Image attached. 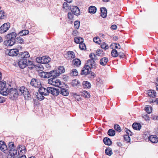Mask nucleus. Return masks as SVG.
I'll use <instances>...</instances> for the list:
<instances>
[{"instance_id": "nucleus-50", "label": "nucleus", "mask_w": 158, "mask_h": 158, "mask_svg": "<svg viewBox=\"0 0 158 158\" xmlns=\"http://www.w3.org/2000/svg\"><path fill=\"white\" fill-rule=\"evenodd\" d=\"M80 26V21H76L74 23V27L75 28L78 29Z\"/></svg>"}, {"instance_id": "nucleus-61", "label": "nucleus", "mask_w": 158, "mask_h": 158, "mask_svg": "<svg viewBox=\"0 0 158 158\" xmlns=\"http://www.w3.org/2000/svg\"><path fill=\"white\" fill-rule=\"evenodd\" d=\"M101 52H102V51H101L100 49H98L97 50V52H96L97 55H98V56H100L99 54H101Z\"/></svg>"}, {"instance_id": "nucleus-23", "label": "nucleus", "mask_w": 158, "mask_h": 158, "mask_svg": "<svg viewBox=\"0 0 158 158\" xmlns=\"http://www.w3.org/2000/svg\"><path fill=\"white\" fill-rule=\"evenodd\" d=\"M103 141L105 144L107 145H110L112 143V141L110 139L107 137L104 138Z\"/></svg>"}, {"instance_id": "nucleus-59", "label": "nucleus", "mask_w": 158, "mask_h": 158, "mask_svg": "<svg viewBox=\"0 0 158 158\" xmlns=\"http://www.w3.org/2000/svg\"><path fill=\"white\" fill-rule=\"evenodd\" d=\"M5 101V98L2 97H0V103H2Z\"/></svg>"}, {"instance_id": "nucleus-56", "label": "nucleus", "mask_w": 158, "mask_h": 158, "mask_svg": "<svg viewBox=\"0 0 158 158\" xmlns=\"http://www.w3.org/2000/svg\"><path fill=\"white\" fill-rule=\"evenodd\" d=\"M36 61L38 63H42V57H37L36 59Z\"/></svg>"}, {"instance_id": "nucleus-52", "label": "nucleus", "mask_w": 158, "mask_h": 158, "mask_svg": "<svg viewBox=\"0 0 158 158\" xmlns=\"http://www.w3.org/2000/svg\"><path fill=\"white\" fill-rule=\"evenodd\" d=\"M124 138L127 142H130V138L128 135H125L124 136Z\"/></svg>"}, {"instance_id": "nucleus-21", "label": "nucleus", "mask_w": 158, "mask_h": 158, "mask_svg": "<svg viewBox=\"0 0 158 158\" xmlns=\"http://www.w3.org/2000/svg\"><path fill=\"white\" fill-rule=\"evenodd\" d=\"M108 61V58L106 57H104L101 58L99 61L100 64L102 66H105Z\"/></svg>"}, {"instance_id": "nucleus-60", "label": "nucleus", "mask_w": 158, "mask_h": 158, "mask_svg": "<svg viewBox=\"0 0 158 158\" xmlns=\"http://www.w3.org/2000/svg\"><path fill=\"white\" fill-rule=\"evenodd\" d=\"M117 28V26L115 25H113L111 26V28L113 30H116Z\"/></svg>"}, {"instance_id": "nucleus-51", "label": "nucleus", "mask_w": 158, "mask_h": 158, "mask_svg": "<svg viewBox=\"0 0 158 158\" xmlns=\"http://www.w3.org/2000/svg\"><path fill=\"white\" fill-rule=\"evenodd\" d=\"M74 16V14L72 13H71V12H69L68 13V17L69 19L70 20L72 19Z\"/></svg>"}, {"instance_id": "nucleus-63", "label": "nucleus", "mask_w": 158, "mask_h": 158, "mask_svg": "<svg viewBox=\"0 0 158 158\" xmlns=\"http://www.w3.org/2000/svg\"><path fill=\"white\" fill-rule=\"evenodd\" d=\"M113 39L114 40L116 41L118 39V38L117 36H115L113 37Z\"/></svg>"}, {"instance_id": "nucleus-48", "label": "nucleus", "mask_w": 158, "mask_h": 158, "mask_svg": "<svg viewBox=\"0 0 158 158\" xmlns=\"http://www.w3.org/2000/svg\"><path fill=\"white\" fill-rule=\"evenodd\" d=\"M101 46L102 48L105 49H107L109 48L108 46L104 42L102 44Z\"/></svg>"}, {"instance_id": "nucleus-13", "label": "nucleus", "mask_w": 158, "mask_h": 158, "mask_svg": "<svg viewBox=\"0 0 158 158\" xmlns=\"http://www.w3.org/2000/svg\"><path fill=\"white\" fill-rule=\"evenodd\" d=\"M70 9L71 12L74 15H78L80 13V10L79 8L76 6H70Z\"/></svg>"}, {"instance_id": "nucleus-42", "label": "nucleus", "mask_w": 158, "mask_h": 158, "mask_svg": "<svg viewBox=\"0 0 158 158\" xmlns=\"http://www.w3.org/2000/svg\"><path fill=\"white\" fill-rule=\"evenodd\" d=\"M6 15L4 11L2 10L0 11V19H3L6 18Z\"/></svg>"}, {"instance_id": "nucleus-55", "label": "nucleus", "mask_w": 158, "mask_h": 158, "mask_svg": "<svg viewBox=\"0 0 158 158\" xmlns=\"http://www.w3.org/2000/svg\"><path fill=\"white\" fill-rule=\"evenodd\" d=\"M45 78H49L50 77H52V75L50 72H45Z\"/></svg>"}, {"instance_id": "nucleus-2", "label": "nucleus", "mask_w": 158, "mask_h": 158, "mask_svg": "<svg viewBox=\"0 0 158 158\" xmlns=\"http://www.w3.org/2000/svg\"><path fill=\"white\" fill-rule=\"evenodd\" d=\"M17 34L15 32H11L6 35V39L5 40L4 44L7 46H12L16 42Z\"/></svg>"}, {"instance_id": "nucleus-44", "label": "nucleus", "mask_w": 158, "mask_h": 158, "mask_svg": "<svg viewBox=\"0 0 158 158\" xmlns=\"http://www.w3.org/2000/svg\"><path fill=\"white\" fill-rule=\"evenodd\" d=\"M44 95L39 93V94H37L36 95V97L38 100L40 101H41L44 98Z\"/></svg>"}, {"instance_id": "nucleus-24", "label": "nucleus", "mask_w": 158, "mask_h": 158, "mask_svg": "<svg viewBox=\"0 0 158 158\" xmlns=\"http://www.w3.org/2000/svg\"><path fill=\"white\" fill-rule=\"evenodd\" d=\"M132 127L134 129L139 130L141 127V125L139 123H133Z\"/></svg>"}, {"instance_id": "nucleus-62", "label": "nucleus", "mask_w": 158, "mask_h": 158, "mask_svg": "<svg viewBox=\"0 0 158 158\" xmlns=\"http://www.w3.org/2000/svg\"><path fill=\"white\" fill-rule=\"evenodd\" d=\"M40 68V70H42L43 69H44V68L43 67L42 65H41V64H40L39 67Z\"/></svg>"}, {"instance_id": "nucleus-17", "label": "nucleus", "mask_w": 158, "mask_h": 158, "mask_svg": "<svg viewBox=\"0 0 158 158\" xmlns=\"http://www.w3.org/2000/svg\"><path fill=\"white\" fill-rule=\"evenodd\" d=\"M0 149L3 152L5 153L7 151V147L5 143L3 141H0Z\"/></svg>"}, {"instance_id": "nucleus-46", "label": "nucleus", "mask_w": 158, "mask_h": 158, "mask_svg": "<svg viewBox=\"0 0 158 158\" xmlns=\"http://www.w3.org/2000/svg\"><path fill=\"white\" fill-rule=\"evenodd\" d=\"M94 41L98 44H100L101 42V40L98 37H95L93 39Z\"/></svg>"}, {"instance_id": "nucleus-43", "label": "nucleus", "mask_w": 158, "mask_h": 158, "mask_svg": "<svg viewBox=\"0 0 158 158\" xmlns=\"http://www.w3.org/2000/svg\"><path fill=\"white\" fill-rule=\"evenodd\" d=\"M70 6L66 2H64L63 4V8L65 10H67L70 8Z\"/></svg>"}, {"instance_id": "nucleus-53", "label": "nucleus", "mask_w": 158, "mask_h": 158, "mask_svg": "<svg viewBox=\"0 0 158 158\" xmlns=\"http://www.w3.org/2000/svg\"><path fill=\"white\" fill-rule=\"evenodd\" d=\"M112 46L115 45V48L117 49H120V46L119 44L118 43H113L111 44Z\"/></svg>"}, {"instance_id": "nucleus-28", "label": "nucleus", "mask_w": 158, "mask_h": 158, "mask_svg": "<svg viewBox=\"0 0 158 158\" xmlns=\"http://www.w3.org/2000/svg\"><path fill=\"white\" fill-rule=\"evenodd\" d=\"M82 85L84 88H90L91 87L90 83L87 81H83Z\"/></svg>"}, {"instance_id": "nucleus-49", "label": "nucleus", "mask_w": 158, "mask_h": 158, "mask_svg": "<svg viewBox=\"0 0 158 158\" xmlns=\"http://www.w3.org/2000/svg\"><path fill=\"white\" fill-rule=\"evenodd\" d=\"M79 48L81 50H83L86 49L85 44L83 42L80 44Z\"/></svg>"}, {"instance_id": "nucleus-3", "label": "nucleus", "mask_w": 158, "mask_h": 158, "mask_svg": "<svg viewBox=\"0 0 158 158\" xmlns=\"http://www.w3.org/2000/svg\"><path fill=\"white\" fill-rule=\"evenodd\" d=\"M18 64L19 67L22 69H23L27 66H28V68L31 69L34 66L33 62L30 60H28L27 61L25 60V59H19L18 60Z\"/></svg>"}, {"instance_id": "nucleus-38", "label": "nucleus", "mask_w": 158, "mask_h": 158, "mask_svg": "<svg viewBox=\"0 0 158 158\" xmlns=\"http://www.w3.org/2000/svg\"><path fill=\"white\" fill-rule=\"evenodd\" d=\"M105 153L106 154L109 156H111L112 154V150L110 148H106L105 150Z\"/></svg>"}, {"instance_id": "nucleus-57", "label": "nucleus", "mask_w": 158, "mask_h": 158, "mask_svg": "<svg viewBox=\"0 0 158 158\" xmlns=\"http://www.w3.org/2000/svg\"><path fill=\"white\" fill-rule=\"evenodd\" d=\"M118 55L120 57L122 58H124L125 56V55L123 53L121 52H119Z\"/></svg>"}, {"instance_id": "nucleus-7", "label": "nucleus", "mask_w": 158, "mask_h": 158, "mask_svg": "<svg viewBox=\"0 0 158 158\" xmlns=\"http://www.w3.org/2000/svg\"><path fill=\"white\" fill-rule=\"evenodd\" d=\"M91 69H95L92 68L90 65H89L86 63L81 71V75H87L90 73L91 72Z\"/></svg>"}, {"instance_id": "nucleus-20", "label": "nucleus", "mask_w": 158, "mask_h": 158, "mask_svg": "<svg viewBox=\"0 0 158 158\" xmlns=\"http://www.w3.org/2000/svg\"><path fill=\"white\" fill-rule=\"evenodd\" d=\"M101 12V16L103 18H105L107 16V10L104 7H102L100 9Z\"/></svg>"}, {"instance_id": "nucleus-11", "label": "nucleus", "mask_w": 158, "mask_h": 158, "mask_svg": "<svg viewBox=\"0 0 158 158\" xmlns=\"http://www.w3.org/2000/svg\"><path fill=\"white\" fill-rule=\"evenodd\" d=\"M30 54L28 52L26 51L23 52H21L19 53V59H25V60L28 61V59L30 57Z\"/></svg>"}, {"instance_id": "nucleus-39", "label": "nucleus", "mask_w": 158, "mask_h": 158, "mask_svg": "<svg viewBox=\"0 0 158 158\" xmlns=\"http://www.w3.org/2000/svg\"><path fill=\"white\" fill-rule=\"evenodd\" d=\"M152 107L149 106H146L145 108V110L148 114L150 113L152 111Z\"/></svg>"}, {"instance_id": "nucleus-58", "label": "nucleus", "mask_w": 158, "mask_h": 158, "mask_svg": "<svg viewBox=\"0 0 158 158\" xmlns=\"http://www.w3.org/2000/svg\"><path fill=\"white\" fill-rule=\"evenodd\" d=\"M126 131L127 133V135H131L132 134V133L131 131L130 130H129L127 129L126 130Z\"/></svg>"}, {"instance_id": "nucleus-40", "label": "nucleus", "mask_w": 158, "mask_h": 158, "mask_svg": "<svg viewBox=\"0 0 158 158\" xmlns=\"http://www.w3.org/2000/svg\"><path fill=\"white\" fill-rule=\"evenodd\" d=\"M70 74L71 76H77L78 75V72L76 69H73L71 71Z\"/></svg>"}, {"instance_id": "nucleus-5", "label": "nucleus", "mask_w": 158, "mask_h": 158, "mask_svg": "<svg viewBox=\"0 0 158 158\" xmlns=\"http://www.w3.org/2000/svg\"><path fill=\"white\" fill-rule=\"evenodd\" d=\"M48 83L50 85L58 87L59 88L60 86H62V85H63L60 80L56 79L55 77L48 79Z\"/></svg>"}, {"instance_id": "nucleus-64", "label": "nucleus", "mask_w": 158, "mask_h": 158, "mask_svg": "<svg viewBox=\"0 0 158 158\" xmlns=\"http://www.w3.org/2000/svg\"><path fill=\"white\" fill-rule=\"evenodd\" d=\"M19 158H26V157L25 155H23L20 157H19Z\"/></svg>"}, {"instance_id": "nucleus-18", "label": "nucleus", "mask_w": 158, "mask_h": 158, "mask_svg": "<svg viewBox=\"0 0 158 158\" xmlns=\"http://www.w3.org/2000/svg\"><path fill=\"white\" fill-rule=\"evenodd\" d=\"M148 139L153 143H156L158 142V138L156 135H151L148 138Z\"/></svg>"}, {"instance_id": "nucleus-19", "label": "nucleus", "mask_w": 158, "mask_h": 158, "mask_svg": "<svg viewBox=\"0 0 158 158\" xmlns=\"http://www.w3.org/2000/svg\"><path fill=\"white\" fill-rule=\"evenodd\" d=\"M47 88L46 89L43 87H40L39 89V92L43 95L46 96L48 95V92Z\"/></svg>"}, {"instance_id": "nucleus-9", "label": "nucleus", "mask_w": 158, "mask_h": 158, "mask_svg": "<svg viewBox=\"0 0 158 158\" xmlns=\"http://www.w3.org/2000/svg\"><path fill=\"white\" fill-rule=\"evenodd\" d=\"M48 92V95L50 93L55 96H57L59 95V92L58 89H56L52 87H48L47 88Z\"/></svg>"}, {"instance_id": "nucleus-47", "label": "nucleus", "mask_w": 158, "mask_h": 158, "mask_svg": "<svg viewBox=\"0 0 158 158\" xmlns=\"http://www.w3.org/2000/svg\"><path fill=\"white\" fill-rule=\"evenodd\" d=\"M73 96L77 101H79L81 100L80 96L76 93H73Z\"/></svg>"}, {"instance_id": "nucleus-34", "label": "nucleus", "mask_w": 158, "mask_h": 158, "mask_svg": "<svg viewBox=\"0 0 158 158\" xmlns=\"http://www.w3.org/2000/svg\"><path fill=\"white\" fill-rule=\"evenodd\" d=\"M8 147L7 148V151H10V149H14L15 148L14 146V144L12 142H9L8 144Z\"/></svg>"}, {"instance_id": "nucleus-10", "label": "nucleus", "mask_w": 158, "mask_h": 158, "mask_svg": "<svg viewBox=\"0 0 158 158\" xmlns=\"http://www.w3.org/2000/svg\"><path fill=\"white\" fill-rule=\"evenodd\" d=\"M10 24L9 23H6L3 24L0 27V33H3L6 32L9 28Z\"/></svg>"}, {"instance_id": "nucleus-26", "label": "nucleus", "mask_w": 158, "mask_h": 158, "mask_svg": "<svg viewBox=\"0 0 158 158\" xmlns=\"http://www.w3.org/2000/svg\"><path fill=\"white\" fill-rule=\"evenodd\" d=\"M148 96L152 98H154L156 96V92L155 91L152 90H148Z\"/></svg>"}, {"instance_id": "nucleus-37", "label": "nucleus", "mask_w": 158, "mask_h": 158, "mask_svg": "<svg viewBox=\"0 0 158 158\" xmlns=\"http://www.w3.org/2000/svg\"><path fill=\"white\" fill-rule=\"evenodd\" d=\"M59 74L64 73L65 72V69L64 67L63 66H60L59 67L58 69L57 70Z\"/></svg>"}, {"instance_id": "nucleus-15", "label": "nucleus", "mask_w": 158, "mask_h": 158, "mask_svg": "<svg viewBox=\"0 0 158 158\" xmlns=\"http://www.w3.org/2000/svg\"><path fill=\"white\" fill-rule=\"evenodd\" d=\"M65 57L68 60L73 59L75 57V55L74 52L72 51L67 52V53L65 54Z\"/></svg>"}, {"instance_id": "nucleus-14", "label": "nucleus", "mask_w": 158, "mask_h": 158, "mask_svg": "<svg viewBox=\"0 0 158 158\" xmlns=\"http://www.w3.org/2000/svg\"><path fill=\"white\" fill-rule=\"evenodd\" d=\"M9 153L10 154V156H15V158H19V152H18V153H17V150L15 148L13 150L12 149H11H11H10V151H9Z\"/></svg>"}, {"instance_id": "nucleus-16", "label": "nucleus", "mask_w": 158, "mask_h": 158, "mask_svg": "<svg viewBox=\"0 0 158 158\" xmlns=\"http://www.w3.org/2000/svg\"><path fill=\"white\" fill-rule=\"evenodd\" d=\"M19 50L17 49H11L10 50L8 55L10 56H15L19 55Z\"/></svg>"}, {"instance_id": "nucleus-4", "label": "nucleus", "mask_w": 158, "mask_h": 158, "mask_svg": "<svg viewBox=\"0 0 158 158\" xmlns=\"http://www.w3.org/2000/svg\"><path fill=\"white\" fill-rule=\"evenodd\" d=\"M19 91L21 93V95L23 94L25 99L29 100L31 98V95L28 89L26 88L24 86L21 87L19 89Z\"/></svg>"}, {"instance_id": "nucleus-45", "label": "nucleus", "mask_w": 158, "mask_h": 158, "mask_svg": "<svg viewBox=\"0 0 158 158\" xmlns=\"http://www.w3.org/2000/svg\"><path fill=\"white\" fill-rule=\"evenodd\" d=\"M114 129L117 131L120 132L121 131V128L119 125L117 124H115L114 126Z\"/></svg>"}, {"instance_id": "nucleus-32", "label": "nucleus", "mask_w": 158, "mask_h": 158, "mask_svg": "<svg viewBox=\"0 0 158 158\" xmlns=\"http://www.w3.org/2000/svg\"><path fill=\"white\" fill-rule=\"evenodd\" d=\"M17 42L20 44H23L24 42V40L22 36H19L17 37L16 39Z\"/></svg>"}, {"instance_id": "nucleus-1", "label": "nucleus", "mask_w": 158, "mask_h": 158, "mask_svg": "<svg viewBox=\"0 0 158 158\" xmlns=\"http://www.w3.org/2000/svg\"><path fill=\"white\" fill-rule=\"evenodd\" d=\"M0 93L3 96L8 95L9 98L12 100H15L19 95L18 90L14 88L9 89L7 87L4 88L0 91Z\"/></svg>"}, {"instance_id": "nucleus-35", "label": "nucleus", "mask_w": 158, "mask_h": 158, "mask_svg": "<svg viewBox=\"0 0 158 158\" xmlns=\"http://www.w3.org/2000/svg\"><path fill=\"white\" fill-rule=\"evenodd\" d=\"M82 96L86 98H89L90 97L89 94L86 91H83L81 94Z\"/></svg>"}, {"instance_id": "nucleus-31", "label": "nucleus", "mask_w": 158, "mask_h": 158, "mask_svg": "<svg viewBox=\"0 0 158 158\" xmlns=\"http://www.w3.org/2000/svg\"><path fill=\"white\" fill-rule=\"evenodd\" d=\"M50 72L51 73V75H52V76H53V77H55V78L60 75L59 73L58 72L57 70H53L50 71Z\"/></svg>"}, {"instance_id": "nucleus-6", "label": "nucleus", "mask_w": 158, "mask_h": 158, "mask_svg": "<svg viewBox=\"0 0 158 158\" xmlns=\"http://www.w3.org/2000/svg\"><path fill=\"white\" fill-rule=\"evenodd\" d=\"M96 56L93 53H91L89 54V57L91 59L88 60L87 62V64L90 65L92 68L96 69V64L94 61L96 60L95 57Z\"/></svg>"}, {"instance_id": "nucleus-27", "label": "nucleus", "mask_w": 158, "mask_h": 158, "mask_svg": "<svg viewBox=\"0 0 158 158\" xmlns=\"http://www.w3.org/2000/svg\"><path fill=\"white\" fill-rule=\"evenodd\" d=\"M18 152L20 151L22 153L24 154L26 152V149L25 147L23 145H19L18 147Z\"/></svg>"}, {"instance_id": "nucleus-33", "label": "nucleus", "mask_w": 158, "mask_h": 158, "mask_svg": "<svg viewBox=\"0 0 158 158\" xmlns=\"http://www.w3.org/2000/svg\"><path fill=\"white\" fill-rule=\"evenodd\" d=\"M29 33V31L28 30H25L21 31L19 34L20 36H23V35L28 34Z\"/></svg>"}, {"instance_id": "nucleus-36", "label": "nucleus", "mask_w": 158, "mask_h": 158, "mask_svg": "<svg viewBox=\"0 0 158 158\" xmlns=\"http://www.w3.org/2000/svg\"><path fill=\"white\" fill-rule=\"evenodd\" d=\"M111 55L112 56L114 57L118 56V53L117 52V51L115 49H113L111 51Z\"/></svg>"}, {"instance_id": "nucleus-54", "label": "nucleus", "mask_w": 158, "mask_h": 158, "mask_svg": "<svg viewBox=\"0 0 158 158\" xmlns=\"http://www.w3.org/2000/svg\"><path fill=\"white\" fill-rule=\"evenodd\" d=\"M39 76L42 78H45V72H41L39 73Z\"/></svg>"}, {"instance_id": "nucleus-30", "label": "nucleus", "mask_w": 158, "mask_h": 158, "mask_svg": "<svg viewBox=\"0 0 158 158\" xmlns=\"http://www.w3.org/2000/svg\"><path fill=\"white\" fill-rule=\"evenodd\" d=\"M74 41L77 44H80L83 42V39L80 37H75L74 38Z\"/></svg>"}, {"instance_id": "nucleus-25", "label": "nucleus", "mask_w": 158, "mask_h": 158, "mask_svg": "<svg viewBox=\"0 0 158 158\" xmlns=\"http://www.w3.org/2000/svg\"><path fill=\"white\" fill-rule=\"evenodd\" d=\"M81 60L77 58L73 59L72 61V63L75 66L78 67L81 64Z\"/></svg>"}, {"instance_id": "nucleus-8", "label": "nucleus", "mask_w": 158, "mask_h": 158, "mask_svg": "<svg viewBox=\"0 0 158 158\" xmlns=\"http://www.w3.org/2000/svg\"><path fill=\"white\" fill-rule=\"evenodd\" d=\"M30 84L32 86L35 88H40L41 86L40 81L38 79H32Z\"/></svg>"}, {"instance_id": "nucleus-22", "label": "nucleus", "mask_w": 158, "mask_h": 158, "mask_svg": "<svg viewBox=\"0 0 158 158\" xmlns=\"http://www.w3.org/2000/svg\"><path fill=\"white\" fill-rule=\"evenodd\" d=\"M51 59L48 56H43L42 57V64H47L50 61Z\"/></svg>"}, {"instance_id": "nucleus-41", "label": "nucleus", "mask_w": 158, "mask_h": 158, "mask_svg": "<svg viewBox=\"0 0 158 158\" xmlns=\"http://www.w3.org/2000/svg\"><path fill=\"white\" fill-rule=\"evenodd\" d=\"M115 131L114 130L111 129H109L107 133L108 135L110 136H114L115 135Z\"/></svg>"}, {"instance_id": "nucleus-29", "label": "nucleus", "mask_w": 158, "mask_h": 158, "mask_svg": "<svg viewBox=\"0 0 158 158\" xmlns=\"http://www.w3.org/2000/svg\"><path fill=\"white\" fill-rule=\"evenodd\" d=\"M88 10L89 13L93 14L96 12L97 9L95 6H91L89 7Z\"/></svg>"}, {"instance_id": "nucleus-12", "label": "nucleus", "mask_w": 158, "mask_h": 158, "mask_svg": "<svg viewBox=\"0 0 158 158\" xmlns=\"http://www.w3.org/2000/svg\"><path fill=\"white\" fill-rule=\"evenodd\" d=\"M59 94L64 96H67L69 94V92L68 89L64 88L63 85L58 89Z\"/></svg>"}]
</instances>
